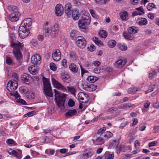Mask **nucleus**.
I'll list each match as a JSON object with an SVG mask.
<instances>
[{
    "label": "nucleus",
    "mask_w": 159,
    "mask_h": 159,
    "mask_svg": "<svg viewBox=\"0 0 159 159\" xmlns=\"http://www.w3.org/2000/svg\"><path fill=\"white\" fill-rule=\"evenodd\" d=\"M55 93V98L56 104L58 107L60 109L68 108V107H72L75 105V102L71 98L69 99L68 105H65L67 95L64 93H60L56 89L54 90Z\"/></svg>",
    "instance_id": "f257e3e1"
},
{
    "label": "nucleus",
    "mask_w": 159,
    "mask_h": 159,
    "mask_svg": "<svg viewBox=\"0 0 159 159\" xmlns=\"http://www.w3.org/2000/svg\"><path fill=\"white\" fill-rule=\"evenodd\" d=\"M48 22H46L44 25V34L45 36H50L52 38H55L58 35L59 32V26L57 23H55L50 28L47 27Z\"/></svg>",
    "instance_id": "f03ea898"
},
{
    "label": "nucleus",
    "mask_w": 159,
    "mask_h": 159,
    "mask_svg": "<svg viewBox=\"0 0 159 159\" xmlns=\"http://www.w3.org/2000/svg\"><path fill=\"white\" fill-rule=\"evenodd\" d=\"M80 14L81 15V19L79 20V27L81 29H85L87 26L90 24V16L88 12L84 10L81 11Z\"/></svg>",
    "instance_id": "7ed1b4c3"
},
{
    "label": "nucleus",
    "mask_w": 159,
    "mask_h": 159,
    "mask_svg": "<svg viewBox=\"0 0 159 159\" xmlns=\"http://www.w3.org/2000/svg\"><path fill=\"white\" fill-rule=\"evenodd\" d=\"M52 83L53 85L56 88L59 90L62 91L63 92H67V89L68 91L70 92L72 94H75V89L73 87H67V88L64 87L58 81L56 80L54 78L52 79Z\"/></svg>",
    "instance_id": "20e7f679"
},
{
    "label": "nucleus",
    "mask_w": 159,
    "mask_h": 159,
    "mask_svg": "<svg viewBox=\"0 0 159 159\" xmlns=\"http://www.w3.org/2000/svg\"><path fill=\"white\" fill-rule=\"evenodd\" d=\"M11 44V47L14 48L13 52L16 58L18 60H20L22 57V54L20 51L22 47L21 43L18 41L14 43L12 40Z\"/></svg>",
    "instance_id": "39448f33"
},
{
    "label": "nucleus",
    "mask_w": 159,
    "mask_h": 159,
    "mask_svg": "<svg viewBox=\"0 0 159 159\" xmlns=\"http://www.w3.org/2000/svg\"><path fill=\"white\" fill-rule=\"evenodd\" d=\"M43 89L44 94L45 95L51 97L52 96V90L51 84L48 79L45 77L43 78Z\"/></svg>",
    "instance_id": "423d86ee"
},
{
    "label": "nucleus",
    "mask_w": 159,
    "mask_h": 159,
    "mask_svg": "<svg viewBox=\"0 0 159 159\" xmlns=\"http://www.w3.org/2000/svg\"><path fill=\"white\" fill-rule=\"evenodd\" d=\"M18 82L15 80L9 81L7 85V90L10 92H14L17 88Z\"/></svg>",
    "instance_id": "0eeeda50"
},
{
    "label": "nucleus",
    "mask_w": 159,
    "mask_h": 159,
    "mask_svg": "<svg viewBox=\"0 0 159 159\" xmlns=\"http://www.w3.org/2000/svg\"><path fill=\"white\" fill-rule=\"evenodd\" d=\"M19 34L21 39H24L29 35L30 34L29 29L20 26L19 29Z\"/></svg>",
    "instance_id": "6e6552de"
},
{
    "label": "nucleus",
    "mask_w": 159,
    "mask_h": 159,
    "mask_svg": "<svg viewBox=\"0 0 159 159\" xmlns=\"http://www.w3.org/2000/svg\"><path fill=\"white\" fill-rule=\"evenodd\" d=\"M75 43L77 47L81 49L84 48L87 44L85 39L82 36L77 38V39L75 40Z\"/></svg>",
    "instance_id": "1a4fd4ad"
},
{
    "label": "nucleus",
    "mask_w": 159,
    "mask_h": 159,
    "mask_svg": "<svg viewBox=\"0 0 159 159\" xmlns=\"http://www.w3.org/2000/svg\"><path fill=\"white\" fill-rule=\"evenodd\" d=\"M95 151L92 148H89L86 150L82 156L81 159H87L94 154Z\"/></svg>",
    "instance_id": "9d476101"
},
{
    "label": "nucleus",
    "mask_w": 159,
    "mask_h": 159,
    "mask_svg": "<svg viewBox=\"0 0 159 159\" xmlns=\"http://www.w3.org/2000/svg\"><path fill=\"white\" fill-rule=\"evenodd\" d=\"M20 16V14L19 12H13L8 16L9 19L11 22L17 21Z\"/></svg>",
    "instance_id": "9b49d317"
},
{
    "label": "nucleus",
    "mask_w": 159,
    "mask_h": 159,
    "mask_svg": "<svg viewBox=\"0 0 159 159\" xmlns=\"http://www.w3.org/2000/svg\"><path fill=\"white\" fill-rule=\"evenodd\" d=\"M21 79L22 81L27 84H30L32 81L33 80L31 76L29 74L25 73L22 75Z\"/></svg>",
    "instance_id": "f8f14e48"
},
{
    "label": "nucleus",
    "mask_w": 159,
    "mask_h": 159,
    "mask_svg": "<svg viewBox=\"0 0 159 159\" xmlns=\"http://www.w3.org/2000/svg\"><path fill=\"white\" fill-rule=\"evenodd\" d=\"M31 20L30 18L25 19L21 22L20 26L29 29V27L32 25Z\"/></svg>",
    "instance_id": "ddd939ff"
},
{
    "label": "nucleus",
    "mask_w": 159,
    "mask_h": 159,
    "mask_svg": "<svg viewBox=\"0 0 159 159\" xmlns=\"http://www.w3.org/2000/svg\"><path fill=\"white\" fill-rule=\"evenodd\" d=\"M126 59H120L115 62L114 66L116 68H122L126 64Z\"/></svg>",
    "instance_id": "4468645a"
},
{
    "label": "nucleus",
    "mask_w": 159,
    "mask_h": 159,
    "mask_svg": "<svg viewBox=\"0 0 159 159\" xmlns=\"http://www.w3.org/2000/svg\"><path fill=\"white\" fill-rule=\"evenodd\" d=\"M55 11L56 15L58 16H60L62 15L63 12V9L61 4H59L56 6Z\"/></svg>",
    "instance_id": "2eb2a0df"
},
{
    "label": "nucleus",
    "mask_w": 159,
    "mask_h": 159,
    "mask_svg": "<svg viewBox=\"0 0 159 159\" xmlns=\"http://www.w3.org/2000/svg\"><path fill=\"white\" fill-rule=\"evenodd\" d=\"M31 61L34 65L39 64L41 62V57L39 55L35 54L31 57Z\"/></svg>",
    "instance_id": "dca6fc26"
},
{
    "label": "nucleus",
    "mask_w": 159,
    "mask_h": 159,
    "mask_svg": "<svg viewBox=\"0 0 159 159\" xmlns=\"http://www.w3.org/2000/svg\"><path fill=\"white\" fill-rule=\"evenodd\" d=\"M52 57L54 60L58 61L61 59V53L59 49L55 50L53 52Z\"/></svg>",
    "instance_id": "f3484780"
},
{
    "label": "nucleus",
    "mask_w": 159,
    "mask_h": 159,
    "mask_svg": "<svg viewBox=\"0 0 159 159\" xmlns=\"http://www.w3.org/2000/svg\"><path fill=\"white\" fill-rule=\"evenodd\" d=\"M83 88L87 91H93L97 89V87L93 84L88 85L84 84L83 85Z\"/></svg>",
    "instance_id": "a211bd4d"
},
{
    "label": "nucleus",
    "mask_w": 159,
    "mask_h": 159,
    "mask_svg": "<svg viewBox=\"0 0 159 159\" xmlns=\"http://www.w3.org/2000/svg\"><path fill=\"white\" fill-rule=\"evenodd\" d=\"M71 8V6L70 3H67L65 7V13L68 17H70L71 16L72 11L70 10Z\"/></svg>",
    "instance_id": "6ab92c4d"
},
{
    "label": "nucleus",
    "mask_w": 159,
    "mask_h": 159,
    "mask_svg": "<svg viewBox=\"0 0 159 159\" xmlns=\"http://www.w3.org/2000/svg\"><path fill=\"white\" fill-rule=\"evenodd\" d=\"M71 15L74 20H78L80 17V13L79 10L77 9H75L72 10Z\"/></svg>",
    "instance_id": "aec40b11"
},
{
    "label": "nucleus",
    "mask_w": 159,
    "mask_h": 159,
    "mask_svg": "<svg viewBox=\"0 0 159 159\" xmlns=\"http://www.w3.org/2000/svg\"><path fill=\"white\" fill-rule=\"evenodd\" d=\"M127 31L129 34L132 35L138 33V29L136 27L131 26L128 28Z\"/></svg>",
    "instance_id": "412c9836"
},
{
    "label": "nucleus",
    "mask_w": 159,
    "mask_h": 159,
    "mask_svg": "<svg viewBox=\"0 0 159 159\" xmlns=\"http://www.w3.org/2000/svg\"><path fill=\"white\" fill-rule=\"evenodd\" d=\"M71 39L73 40H75L77 39V38L80 37L79 36L78 32L75 30H72L70 33Z\"/></svg>",
    "instance_id": "4be33fe9"
},
{
    "label": "nucleus",
    "mask_w": 159,
    "mask_h": 159,
    "mask_svg": "<svg viewBox=\"0 0 159 159\" xmlns=\"http://www.w3.org/2000/svg\"><path fill=\"white\" fill-rule=\"evenodd\" d=\"M119 143V141L118 139L113 140L110 143V146L113 148H116Z\"/></svg>",
    "instance_id": "5701e85b"
},
{
    "label": "nucleus",
    "mask_w": 159,
    "mask_h": 159,
    "mask_svg": "<svg viewBox=\"0 0 159 159\" xmlns=\"http://www.w3.org/2000/svg\"><path fill=\"white\" fill-rule=\"evenodd\" d=\"M28 70L33 75H35L38 73V70L34 65L30 66L28 68Z\"/></svg>",
    "instance_id": "b1692460"
},
{
    "label": "nucleus",
    "mask_w": 159,
    "mask_h": 159,
    "mask_svg": "<svg viewBox=\"0 0 159 159\" xmlns=\"http://www.w3.org/2000/svg\"><path fill=\"white\" fill-rule=\"evenodd\" d=\"M70 70L73 72L76 73L77 72L78 68L77 66L74 63H71L69 66Z\"/></svg>",
    "instance_id": "393cba45"
},
{
    "label": "nucleus",
    "mask_w": 159,
    "mask_h": 159,
    "mask_svg": "<svg viewBox=\"0 0 159 159\" xmlns=\"http://www.w3.org/2000/svg\"><path fill=\"white\" fill-rule=\"evenodd\" d=\"M77 112V110H69V111L66 112L65 115L66 117L73 116Z\"/></svg>",
    "instance_id": "a878e982"
},
{
    "label": "nucleus",
    "mask_w": 159,
    "mask_h": 159,
    "mask_svg": "<svg viewBox=\"0 0 159 159\" xmlns=\"http://www.w3.org/2000/svg\"><path fill=\"white\" fill-rule=\"evenodd\" d=\"M92 40L93 42L95 43V44L99 46H103V43L100 40L98 39L96 37H95L92 38Z\"/></svg>",
    "instance_id": "bb28decb"
},
{
    "label": "nucleus",
    "mask_w": 159,
    "mask_h": 159,
    "mask_svg": "<svg viewBox=\"0 0 159 159\" xmlns=\"http://www.w3.org/2000/svg\"><path fill=\"white\" fill-rule=\"evenodd\" d=\"M137 22L138 24L140 25H147L148 23V21L147 20L143 18H141L140 20L138 21V20Z\"/></svg>",
    "instance_id": "cd10ccee"
},
{
    "label": "nucleus",
    "mask_w": 159,
    "mask_h": 159,
    "mask_svg": "<svg viewBox=\"0 0 159 159\" xmlns=\"http://www.w3.org/2000/svg\"><path fill=\"white\" fill-rule=\"evenodd\" d=\"M135 106L134 104H126L124 106H120V107L117 108H123V109H127V108H134Z\"/></svg>",
    "instance_id": "c85d7f7f"
},
{
    "label": "nucleus",
    "mask_w": 159,
    "mask_h": 159,
    "mask_svg": "<svg viewBox=\"0 0 159 159\" xmlns=\"http://www.w3.org/2000/svg\"><path fill=\"white\" fill-rule=\"evenodd\" d=\"M104 159H113L114 154L113 153L110 154V152H106L104 155Z\"/></svg>",
    "instance_id": "c756f323"
},
{
    "label": "nucleus",
    "mask_w": 159,
    "mask_h": 159,
    "mask_svg": "<svg viewBox=\"0 0 159 159\" xmlns=\"http://www.w3.org/2000/svg\"><path fill=\"white\" fill-rule=\"evenodd\" d=\"M96 77L93 76H89L86 79V80L89 83H93L98 80Z\"/></svg>",
    "instance_id": "7c9ffc66"
},
{
    "label": "nucleus",
    "mask_w": 159,
    "mask_h": 159,
    "mask_svg": "<svg viewBox=\"0 0 159 159\" xmlns=\"http://www.w3.org/2000/svg\"><path fill=\"white\" fill-rule=\"evenodd\" d=\"M120 18L123 20H126L127 18V12L126 11H123L120 13Z\"/></svg>",
    "instance_id": "2f4dec72"
},
{
    "label": "nucleus",
    "mask_w": 159,
    "mask_h": 159,
    "mask_svg": "<svg viewBox=\"0 0 159 159\" xmlns=\"http://www.w3.org/2000/svg\"><path fill=\"white\" fill-rule=\"evenodd\" d=\"M8 10L10 11L13 12H18L17 11V8L16 6L11 5L8 6Z\"/></svg>",
    "instance_id": "473e14b6"
},
{
    "label": "nucleus",
    "mask_w": 159,
    "mask_h": 159,
    "mask_svg": "<svg viewBox=\"0 0 159 159\" xmlns=\"http://www.w3.org/2000/svg\"><path fill=\"white\" fill-rule=\"evenodd\" d=\"M132 34H129L126 32H124L123 33V35L124 37L126 39H129L130 40H132L133 39V37L132 36Z\"/></svg>",
    "instance_id": "72a5a7b5"
},
{
    "label": "nucleus",
    "mask_w": 159,
    "mask_h": 159,
    "mask_svg": "<svg viewBox=\"0 0 159 159\" xmlns=\"http://www.w3.org/2000/svg\"><path fill=\"white\" fill-rule=\"evenodd\" d=\"M84 95V93L82 92L79 93L78 94V98L79 101L82 103H84V101H83V97Z\"/></svg>",
    "instance_id": "f704fd0d"
},
{
    "label": "nucleus",
    "mask_w": 159,
    "mask_h": 159,
    "mask_svg": "<svg viewBox=\"0 0 159 159\" xmlns=\"http://www.w3.org/2000/svg\"><path fill=\"white\" fill-rule=\"evenodd\" d=\"M98 34L99 36L102 38H105L107 36V34L104 30L100 31Z\"/></svg>",
    "instance_id": "c9c22d12"
},
{
    "label": "nucleus",
    "mask_w": 159,
    "mask_h": 159,
    "mask_svg": "<svg viewBox=\"0 0 159 159\" xmlns=\"http://www.w3.org/2000/svg\"><path fill=\"white\" fill-rule=\"evenodd\" d=\"M36 114V112L35 111H32L25 114L23 116V118H25L27 116L30 117Z\"/></svg>",
    "instance_id": "e433bc0d"
},
{
    "label": "nucleus",
    "mask_w": 159,
    "mask_h": 159,
    "mask_svg": "<svg viewBox=\"0 0 159 159\" xmlns=\"http://www.w3.org/2000/svg\"><path fill=\"white\" fill-rule=\"evenodd\" d=\"M6 63L9 65L13 64V61L12 58L10 57L7 56L6 57Z\"/></svg>",
    "instance_id": "4c0bfd02"
},
{
    "label": "nucleus",
    "mask_w": 159,
    "mask_h": 159,
    "mask_svg": "<svg viewBox=\"0 0 159 159\" xmlns=\"http://www.w3.org/2000/svg\"><path fill=\"white\" fill-rule=\"evenodd\" d=\"M116 41L113 40H111L109 41L108 45L109 47L113 48L115 47L116 45Z\"/></svg>",
    "instance_id": "58836bf2"
},
{
    "label": "nucleus",
    "mask_w": 159,
    "mask_h": 159,
    "mask_svg": "<svg viewBox=\"0 0 159 159\" xmlns=\"http://www.w3.org/2000/svg\"><path fill=\"white\" fill-rule=\"evenodd\" d=\"M138 89H137V88H130L128 90V92L131 94H134L136 92L138 91Z\"/></svg>",
    "instance_id": "ea45409f"
},
{
    "label": "nucleus",
    "mask_w": 159,
    "mask_h": 159,
    "mask_svg": "<svg viewBox=\"0 0 159 159\" xmlns=\"http://www.w3.org/2000/svg\"><path fill=\"white\" fill-rule=\"evenodd\" d=\"M61 78L63 81L66 83H68L69 81V75H62L61 76Z\"/></svg>",
    "instance_id": "a19ab883"
},
{
    "label": "nucleus",
    "mask_w": 159,
    "mask_h": 159,
    "mask_svg": "<svg viewBox=\"0 0 159 159\" xmlns=\"http://www.w3.org/2000/svg\"><path fill=\"white\" fill-rule=\"evenodd\" d=\"M83 101H84V103H86L88 102L89 100V97L88 95L86 93H84V95L83 97Z\"/></svg>",
    "instance_id": "79ce46f5"
},
{
    "label": "nucleus",
    "mask_w": 159,
    "mask_h": 159,
    "mask_svg": "<svg viewBox=\"0 0 159 159\" xmlns=\"http://www.w3.org/2000/svg\"><path fill=\"white\" fill-rule=\"evenodd\" d=\"M144 13V12L143 11H139V10L134 11L133 13V16H136V15H141Z\"/></svg>",
    "instance_id": "37998d69"
},
{
    "label": "nucleus",
    "mask_w": 159,
    "mask_h": 159,
    "mask_svg": "<svg viewBox=\"0 0 159 159\" xmlns=\"http://www.w3.org/2000/svg\"><path fill=\"white\" fill-rule=\"evenodd\" d=\"M157 74V72L156 71L154 70L152 71V72L149 73V77L150 78L152 79L155 77Z\"/></svg>",
    "instance_id": "c03bdc74"
},
{
    "label": "nucleus",
    "mask_w": 159,
    "mask_h": 159,
    "mask_svg": "<svg viewBox=\"0 0 159 159\" xmlns=\"http://www.w3.org/2000/svg\"><path fill=\"white\" fill-rule=\"evenodd\" d=\"M96 141L98 142H101L102 143H104V138L103 137L99 136H96Z\"/></svg>",
    "instance_id": "a18cd8bd"
},
{
    "label": "nucleus",
    "mask_w": 159,
    "mask_h": 159,
    "mask_svg": "<svg viewBox=\"0 0 159 159\" xmlns=\"http://www.w3.org/2000/svg\"><path fill=\"white\" fill-rule=\"evenodd\" d=\"M45 153L48 154L52 155L54 153V150L52 149H47L46 150Z\"/></svg>",
    "instance_id": "49530a36"
},
{
    "label": "nucleus",
    "mask_w": 159,
    "mask_h": 159,
    "mask_svg": "<svg viewBox=\"0 0 159 159\" xmlns=\"http://www.w3.org/2000/svg\"><path fill=\"white\" fill-rule=\"evenodd\" d=\"M155 6V5L152 3H149L147 6V8L149 11H150L154 8Z\"/></svg>",
    "instance_id": "de8ad7c7"
},
{
    "label": "nucleus",
    "mask_w": 159,
    "mask_h": 159,
    "mask_svg": "<svg viewBox=\"0 0 159 159\" xmlns=\"http://www.w3.org/2000/svg\"><path fill=\"white\" fill-rule=\"evenodd\" d=\"M94 45L93 44H91L90 45L88 46L87 48L88 51L90 52H93L94 51L95 49L94 48Z\"/></svg>",
    "instance_id": "09e8293b"
},
{
    "label": "nucleus",
    "mask_w": 159,
    "mask_h": 159,
    "mask_svg": "<svg viewBox=\"0 0 159 159\" xmlns=\"http://www.w3.org/2000/svg\"><path fill=\"white\" fill-rule=\"evenodd\" d=\"M50 67L51 69L53 71H55L57 69L56 65L54 63H51L50 64Z\"/></svg>",
    "instance_id": "8fccbe9b"
},
{
    "label": "nucleus",
    "mask_w": 159,
    "mask_h": 159,
    "mask_svg": "<svg viewBox=\"0 0 159 159\" xmlns=\"http://www.w3.org/2000/svg\"><path fill=\"white\" fill-rule=\"evenodd\" d=\"M118 47L122 51H125L127 49V47L123 45L120 44Z\"/></svg>",
    "instance_id": "3c124183"
},
{
    "label": "nucleus",
    "mask_w": 159,
    "mask_h": 159,
    "mask_svg": "<svg viewBox=\"0 0 159 159\" xmlns=\"http://www.w3.org/2000/svg\"><path fill=\"white\" fill-rule=\"evenodd\" d=\"M10 95L12 96H14L16 98H19L20 97V96L19 94L17 91H16L15 92L10 93Z\"/></svg>",
    "instance_id": "603ef678"
},
{
    "label": "nucleus",
    "mask_w": 159,
    "mask_h": 159,
    "mask_svg": "<svg viewBox=\"0 0 159 159\" xmlns=\"http://www.w3.org/2000/svg\"><path fill=\"white\" fill-rule=\"evenodd\" d=\"M16 102L24 105L26 104V102L25 100L22 99L20 98H19L18 99L16 100Z\"/></svg>",
    "instance_id": "864d4df0"
},
{
    "label": "nucleus",
    "mask_w": 159,
    "mask_h": 159,
    "mask_svg": "<svg viewBox=\"0 0 159 159\" xmlns=\"http://www.w3.org/2000/svg\"><path fill=\"white\" fill-rule=\"evenodd\" d=\"M15 156L19 159H21L22 157L21 151L20 150L19 153L17 152L16 153Z\"/></svg>",
    "instance_id": "5fc2aeb1"
},
{
    "label": "nucleus",
    "mask_w": 159,
    "mask_h": 159,
    "mask_svg": "<svg viewBox=\"0 0 159 159\" xmlns=\"http://www.w3.org/2000/svg\"><path fill=\"white\" fill-rule=\"evenodd\" d=\"M157 142L156 141H153L150 142L148 143V146L149 147H151L155 146L157 143Z\"/></svg>",
    "instance_id": "6e6d98bb"
},
{
    "label": "nucleus",
    "mask_w": 159,
    "mask_h": 159,
    "mask_svg": "<svg viewBox=\"0 0 159 159\" xmlns=\"http://www.w3.org/2000/svg\"><path fill=\"white\" fill-rule=\"evenodd\" d=\"M122 151H123V145H120L117 149V152L118 153Z\"/></svg>",
    "instance_id": "4d7b16f0"
},
{
    "label": "nucleus",
    "mask_w": 159,
    "mask_h": 159,
    "mask_svg": "<svg viewBox=\"0 0 159 159\" xmlns=\"http://www.w3.org/2000/svg\"><path fill=\"white\" fill-rule=\"evenodd\" d=\"M130 149V147L129 146H124L123 145V152H125L128 150Z\"/></svg>",
    "instance_id": "13d9d810"
},
{
    "label": "nucleus",
    "mask_w": 159,
    "mask_h": 159,
    "mask_svg": "<svg viewBox=\"0 0 159 159\" xmlns=\"http://www.w3.org/2000/svg\"><path fill=\"white\" fill-rule=\"evenodd\" d=\"M89 12L91 14L92 16L95 18H96L97 17L96 15L94 12V11L93 10H89Z\"/></svg>",
    "instance_id": "bf43d9fd"
},
{
    "label": "nucleus",
    "mask_w": 159,
    "mask_h": 159,
    "mask_svg": "<svg viewBox=\"0 0 159 159\" xmlns=\"http://www.w3.org/2000/svg\"><path fill=\"white\" fill-rule=\"evenodd\" d=\"M85 67H87V68L89 69L90 68L92 65V64L89 62H87L85 63L84 65Z\"/></svg>",
    "instance_id": "052dcab7"
},
{
    "label": "nucleus",
    "mask_w": 159,
    "mask_h": 159,
    "mask_svg": "<svg viewBox=\"0 0 159 159\" xmlns=\"http://www.w3.org/2000/svg\"><path fill=\"white\" fill-rule=\"evenodd\" d=\"M104 132H102L101 129H99L97 132L96 136H100L102 137V135L103 134Z\"/></svg>",
    "instance_id": "680f3d73"
},
{
    "label": "nucleus",
    "mask_w": 159,
    "mask_h": 159,
    "mask_svg": "<svg viewBox=\"0 0 159 159\" xmlns=\"http://www.w3.org/2000/svg\"><path fill=\"white\" fill-rule=\"evenodd\" d=\"M100 62L98 61H93L92 65L93 64L95 66H98L100 65Z\"/></svg>",
    "instance_id": "e2e57ef3"
},
{
    "label": "nucleus",
    "mask_w": 159,
    "mask_h": 159,
    "mask_svg": "<svg viewBox=\"0 0 159 159\" xmlns=\"http://www.w3.org/2000/svg\"><path fill=\"white\" fill-rule=\"evenodd\" d=\"M138 123V119L137 118H134L133 120V124L132 126H134Z\"/></svg>",
    "instance_id": "0e129e2a"
},
{
    "label": "nucleus",
    "mask_w": 159,
    "mask_h": 159,
    "mask_svg": "<svg viewBox=\"0 0 159 159\" xmlns=\"http://www.w3.org/2000/svg\"><path fill=\"white\" fill-rule=\"evenodd\" d=\"M38 39L40 41H43L44 39V37L43 35L39 34L38 36Z\"/></svg>",
    "instance_id": "69168bd1"
},
{
    "label": "nucleus",
    "mask_w": 159,
    "mask_h": 159,
    "mask_svg": "<svg viewBox=\"0 0 159 159\" xmlns=\"http://www.w3.org/2000/svg\"><path fill=\"white\" fill-rule=\"evenodd\" d=\"M106 71L109 72H111L113 71V69L112 68L108 66L106 68Z\"/></svg>",
    "instance_id": "338daca9"
},
{
    "label": "nucleus",
    "mask_w": 159,
    "mask_h": 159,
    "mask_svg": "<svg viewBox=\"0 0 159 159\" xmlns=\"http://www.w3.org/2000/svg\"><path fill=\"white\" fill-rule=\"evenodd\" d=\"M128 123V121L126 120L121 123L120 125V127H124Z\"/></svg>",
    "instance_id": "774afa93"
}]
</instances>
